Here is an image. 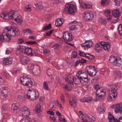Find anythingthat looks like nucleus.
Here are the masks:
<instances>
[{
    "mask_svg": "<svg viewBox=\"0 0 122 122\" xmlns=\"http://www.w3.org/2000/svg\"><path fill=\"white\" fill-rule=\"evenodd\" d=\"M0 17L5 20L10 19L14 20L17 23H21L23 21L22 18L19 13L17 12H14L13 11L11 10L7 14L2 13Z\"/></svg>",
    "mask_w": 122,
    "mask_h": 122,
    "instance_id": "obj_1",
    "label": "nucleus"
},
{
    "mask_svg": "<svg viewBox=\"0 0 122 122\" xmlns=\"http://www.w3.org/2000/svg\"><path fill=\"white\" fill-rule=\"evenodd\" d=\"M110 87V88L108 91V96L107 99L109 101H112L113 100V98H115L117 96L116 91L117 88L116 86L113 85H111Z\"/></svg>",
    "mask_w": 122,
    "mask_h": 122,
    "instance_id": "obj_2",
    "label": "nucleus"
},
{
    "mask_svg": "<svg viewBox=\"0 0 122 122\" xmlns=\"http://www.w3.org/2000/svg\"><path fill=\"white\" fill-rule=\"evenodd\" d=\"M21 84L26 86L31 87L33 85V82L31 78L27 76H24L20 79Z\"/></svg>",
    "mask_w": 122,
    "mask_h": 122,
    "instance_id": "obj_3",
    "label": "nucleus"
},
{
    "mask_svg": "<svg viewBox=\"0 0 122 122\" xmlns=\"http://www.w3.org/2000/svg\"><path fill=\"white\" fill-rule=\"evenodd\" d=\"M77 77L80 78L81 81L85 82H87L89 81L88 78V75L84 71H80L77 73Z\"/></svg>",
    "mask_w": 122,
    "mask_h": 122,
    "instance_id": "obj_4",
    "label": "nucleus"
},
{
    "mask_svg": "<svg viewBox=\"0 0 122 122\" xmlns=\"http://www.w3.org/2000/svg\"><path fill=\"white\" fill-rule=\"evenodd\" d=\"M86 71L90 77L95 76L96 74V70L95 66L93 65L87 66L85 68Z\"/></svg>",
    "mask_w": 122,
    "mask_h": 122,
    "instance_id": "obj_5",
    "label": "nucleus"
},
{
    "mask_svg": "<svg viewBox=\"0 0 122 122\" xmlns=\"http://www.w3.org/2000/svg\"><path fill=\"white\" fill-rule=\"evenodd\" d=\"M38 94L37 92L33 91L29 92L27 94L24 96L25 98L31 100H33L37 98L38 96Z\"/></svg>",
    "mask_w": 122,
    "mask_h": 122,
    "instance_id": "obj_6",
    "label": "nucleus"
},
{
    "mask_svg": "<svg viewBox=\"0 0 122 122\" xmlns=\"http://www.w3.org/2000/svg\"><path fill=\"white\" fill-rule=\"evenodd\" d=\"M66 9L69 14H74L77 11L76 6L72 4H66L65 5Z\"/></svg>",
    "mask_w": 122,
    "mask_h": 122,
    "instance_id": "obj_7",
    "label": "nucleus"
},
{
    "mask_svg": "<svg viewBox=\"0 0 122 122\" xmlns=\"http://www.w3.org/2000/svg\"><path fill=\"white\" fill-rule=\"evenodd\" d=\"M63 39L66 42L71 41L73 39L72 34L70 31L64 32L63 34Z\"/></svg>",
    "mask_w": 122,
    "mask_h": 122,
    "instance_id": "obj_8",
    "label": "nucleus"
},
{
    "mask_svg": "<svg viewBox=\"0 0 122 122\" xmlns=\"http://www.w3.org/2000/svg\"><path fill=\"white\" fill-rule=\"evenodd\" d=\"M20 110L21 112L22 116L24 118H28L29 117L30 112L29 109L25 107L21 108Z\"/></svg>",
    "mask_w": 122,
    "mask_h": 122,
    "instance_id": "obj_9",
    "label": "nucleus"
},
{
    "mask_svg": "<svg viewBox=\"0 0 122 122\" xmlns=\"http://www.w3.org/2000/svg\"><path fill=\"white\" fill-rule=\"evenodd\" d=\"M97 96H98L99 98H103L106 95L105 90L103 89V88H100L97 90L96 92Z\"/></svg>",
    "mask_w": 122,
    "mask_h": 122,
    "instance_id": "obj_10",
    "label": "nucleus"
},
{
    "mask_svg": "<svg viewBox=\"0 0 122 122\" xmlns=\"http://www.w3.org/2000/svg\"><path fill=\"white\" fill-rule=\"evenodd\" d=\"M20 58L21 63L23 65L28 63L30 61V59L28 57L23 55L21 56Z\"/></svg>",
    "mask_w": 122,
    "mask_h": 122,
    "instance_id": "obj_11",
    "label": "nucleus"
},
{
    "mask_svg": "<svg viewBox=\"0 0 122 122\" xmlns=\"http://www.w3.org/2000/svg\"><path fill=\"white\" fill-rule=\"evenodd\" d=\"M84 14L85 16L84 18L86 20L88 21L90 20H91L93 17V14L90 12H85Z\"/></svg>",
    "mask_w": 122,
    "mask_h": 122,
    "instance_id": "obj_12",
    "label": "nucleus"
},
{
    "mask_svg": "<svg viewBox=\"0 0 122 122\" xmlns=\"http://www.w3.org/2000/svg\"><path fill=\"white\" fill-rule=\"evenodd\" d=\"M121 13V11L118 8L114 9L112 11L113 16L116 18H118L120 15Z\"/></svg>",
    "mask_w": 122,
    "mask_h": 122,
    "instance_id": "obj_13",
    "label": "nucleus"
},
{
    "mask_svg": "<svg viewBox=\"0 0 122 122\" xmlns=\"http://www.w3.org/2000/svg\"><path fill=\"white\" fill-rule=\"evenodd\" d=\"M9 31H8V33H9V35H10L11 36V37L12 36L11 35L12 34H10V33H11V32L13 34H14L15 36H18L20 34V32L19 31V29L17 28H14L11 29H9Z\"/></svg>",
    "mask_w": 122,
    "mask_h": 122,
    "instance_id": "obj_14",
    "label": "nucleus"
},
{
    "mask_svg": "<svg viewBox=\"0 0 122 122\" xmlns=\"http://www.w3.org/2000/svg\"><path fill=\"white\" fill-rule=\"evenodd\" d=\"M26 47L24 45H20L17 48L16 52L18 54H20L22 52L24 53Z\"/></svg>",
    "mask_w": 122,
    "mask_h": 122,
    "instance_id": "obj_15",
    "label": "nucleus"
},
{
    "mask_svg": "<svg viewBox=\"0 0 122 122\" xmlns=\"http://www.w3.org/2000/svg\"><path fill=\"white\" fill-rule=\"evenodd\" d=\"M114 107L115 108V111L116 113L120 112H122V105L120 104H116L114 105Z\"/></svg>",
    "mask_w": 122,
    "mask_h": 122,
    "instance_id": "obj_16",
    "label": "nucleus"
},
{
    "mask_svg": "<svg viewBox=\"0 0 122 122\" xmlns=\"http://www.w3.org/2000/svg\"><path fill=\"white\" fill-rule=\"evenodd\" d=\"M12 57L6 58L3 60V63L5 65L10 64L12 63Z\"/></svg>",
    "mask_w": 122,
    "mask_h": 122,
    "instance_id": "obj_17",
    "label": "nucleus"
},
{
    "mask_svg": "<svg viewBox=\"0 0 122 122\" xmlns=\"http://www.w3.org/2000/svg\"><path fill=\"white\" fill-rule=\"evenodd\" d=\"M64 22V20L62 19L61 18H58L57 20L56 21L55 25L57 27H59L62 25Z\"/></svg>",
    "mask_w": 122,
    "mask_h": 122,
    "instance_id": "obj_18",
    "label": "nucleus"
},
{
    "mask_svg": "<svg viewBox=\"0 0 122 122\" xmlns=\"http://www.w3.org/2000/svg\"><path fill=\"white\" fill-rule=\"evenodd\" d=\"M32 73L34 75H39L40 74V70L39 67H35L34 69L32 70Z\"/></svg>",
    "mask_w": 122,
    "mask_h": 122,
    "instance_id": "obj_19",
    "label": "nucleus"
},
{
    "mask_svg": "<svg viewBox=\"0 0 122 122\" xmlns=\"http://www.w3.org/2000/svg\"><path fill=\"white\" fill-rule=\"evenodd\" d=\"M93 100L92 97H84L80 99V101L82 102H91Z\"/></svg>",
    "mask_w": 122,
    "mask_h": 122,
    "instance_id": "obj_20",
    "label": "nucleus"
},
{
    "mask_svg": "<svg viewBox=\"0 0 122 122\" xmlns=\"http://www.w3.org/2000/svg\"><path fill=\"white\" fill-rule=\"evenodd\" d=\"M11 110L12 112L16 113L19 107L16 104H13L12 105Z\"/></svg>",
    "mask_w": 122,
    "mask_h": 122,
    "instance_id": "obj_21",
    "label": "nucleus"
},
{
    "mask_svg": "<svg viewBox=\"0 0 122 122\" xmlns=\"http://www.w3.org/2000/svg\"><path fill=\"white\" fill-rule=\"evenodd\" d=\"M122 62L121 58H120L119 59H118L117 58L115 61L114 62L113 64L115 66H120L121 65Z\"/></svg>",
    "mask_w": 122,
    "mask_h": 122,
    "instance_id": "obj_22",
    "label": "nucleus"
},
{
    "mask_svg": "<svg viewBox=\"0 0 122 122\" xmlns=\"http://www.w3.org/2000/svg\"><path fill=\"white\" fill-rule=\"evenodd\" d=\"M108 118L110 122H115L116 121V119L110 112L108 113Z\"/></svg>",
    "mask_w": 122,
    "mask_h": 122,
    "instance_id": "obj_23",
    "label": "nucleus"
},
{
    "mask_svg": "<svg viewBox=\"0 0 122 122\" xmlns=\"http://www.w3.org/2000/svg\"><path fill=\"white\" fill-rule=\"evenodd\" d=\"M72 101H71L70 100H69V104L71 106H75L76 105V97H72Z\"/></svg>",
    "mask_w": 122,
    "mask_h": 122,
    "instance_id": "obj_24",
    "label": "nucleus"
},
{
    "mask_svg": "<svg viewBox=\"0 0 122 122\" xmlns=\"http://www.w3.org/2000/svg\"><path fill=\"white\" fill-rule=\"evenodd\" d=\"M72 79L74 82L76 84L78 85L81 82V80L80 78L78 77H73Z\"/></svg>",
    "mask_w": 122,
    "mask_h": 122,
    "instance_id": "obj_25",
    "label": "nucleus"
},
{
    "mask_svg": "<svg viewBox=\"0 0 122 122\" xmlns=\"http://www.w3.org/2000/svg\"><path fill=\"white\" fill-rule=\"evenodd\" d=\"M32 48L30 47H26L25 51L24 52V54H27L28 56H30V54L31 52Z\"/></svg>",
    "mask_w": 122,
    "mask_h": 122,
    "instance_id": "obj_26",
    "label": "nucleus"
},
{
    "mask_svg": "<svg viewBox=\"0 0 122 122\" xmlns=\"http://www.w3.org/2000/svg\"><path fill=\"white\" fill-rule=\"evenodd\" d=\"M42 108L41 105L40 104H37L36 106L35 110L37 112H41L42 111Z\"/></svg>",
    "mask_w": 122,
    "mask_h": 122,
    "instance_id": "obj_27",
    "label": "nucleus"
},
{
    "mask_svg": "<svg viewBox=\"0 0 122 122\" xmlns=\"http://www.w3.org/2000/svg\"><path fill=\"white\" fill-rule=\"evenodd\" d=\"M110 0H102L101 4L103 6H106L108 5Z\"/></svg>",
    "mask_w": 122,
    "mask_h": 122,
    "instance_id": "obj_28",
    "label": "nucleus"
},
{
    "mask_svg": "<svg viewBox=\"0 0 122 122\" xmlns=\"http://www.w3.org/2000/svg\"><path fill=\"white\" fill-rule=\"evenodd\" d=\"M106 46L104 47V49L105 51H109L110 50V48L111 46V45L110 43L108 42L106 45Z\"/></svg>",
    "mask_w": 122,
    "mask_h": 122,
    "instance_id": "obj_29",
    "label": "nucleus"
},
{
    "mask_svg": "<svg viewBox=\"0 0 122 122\" xmlns=\"http://www.w3.org/2000/svg\"><path fill=\"white\" fill-rule=\"evenodd\" d=\"M2 89L3 90L1 92L2 94H3V95H5L7 94L9 92L8 90V88L6 87H2Z\"/></svg>",
    "mask_w": 122,
    "mask_h": 122,
    "instance_id": "obj_30",
    "label": "nucleus"
},
{
    "mask_svg": "<svg viewBox=\"0 0 122 122\" xmlns=\"http://www.w3.org/2000/svg\"><path fill=\"white\" fill-rule=\"evenodd\" d=\"M117 58L115 56H111L110 57L109 60V62L112 63L113 64Z\"/></svg>",
    "mask_w": 122,
    "mask_h": 122,
    "instance_id": "obj_31",
    "label": "nucleus"
},
{
    "mask_svg": "<svg viewBox=\"0 0 122 122\" xmlns=\"http://www.w3.org/2000/svg\"><path fill=\"white\" fill-rule=\"evenodd\" d=\"M36 7L39 9H42L43 6L41 3H38L36 4H35Z\"/></svg>",
    "mask_w": 122,
    "mask_h": 122,
    "instance_id": "obj_32",
    "label": "nucleus"
},
{
    "mask_svg": "<svg viewBox=\"0 0 122 122\" xmlns=\"http://www.w3.org/2000/svg\"><path fill=\"white\" fill-rule=\"evenodd\" d=\"M81 7L84 8H90L91 6L89 4H87L86 3H82L81 4Z\"/></svg>",
    "mask_w": 122,
    "mask_h": 122,
    "instance_id": "obj_33",
    "label": "nucleus"
},
{
    "mask_svg": "<svg viewBox=\"0 0 122 122\" xmlns=\"http://www.w3.org/2000/svg\"><path fill=\"white\" fill-rule=\"evenodd\" d=\"M37 50L36 49L33 50L32 48L30 56H34L36 55Z\"/></svg>",
    "mask_w": 122,
    "mask_h": 122,
    "instance_id": "obj_34",
    "label": "nucleus"
},
{
    "mask_svg": "<svg viewBox=\"0 0 122 122\" xmlns=\"http://www.w3.org/2000/svg\"><path fill=\"white\" fill-rule=\"evenodd\" d=\"M47 81H45L43 84V87L46 90H47L49 89Z\"/></svg>",
    "mask_w": 122,
    "mask_h": 122,
    "instance_id": "obj_35",
    "label": "nucleus"
},
{
    "mask_svg": "<svg viewBox=\"0 0 122 122\" xmlns=\"http://www.w3.org/2000/svg\"><path fill=\"white\" fill-rule=\"evenodd\" d=\"M43 54L49 56L50 54V51L47 49H45L43 51Z\"/></svg>",
    "mask_w": 122,
    "mask_h": 122,
    "instance_id": "obj_36",
    "label": "nucleus"
},
{
    "mask_svg": "<svg viewBox=\"0 0 122 122\" xmlns=\"http://www.w3.org/2000/svg\"><path fill=\"white\" fill-rule=\"evenodd\" d=\"M85 57L88 58L89 59L91 60L93 59L94 58V56H93L91 55L88 53L86 54Z\"/></svg>",
    "mask_w": 122,
    "mask_h": 122,
    "instance_id": "obj_37",
    "label": "nucleus"
},
{
    "mask_svg": "<svg viewBox=\"0 0 122 122\" xmlns=\"http://www.w3.org/2000/svg\"><path fill=\"white\" fill-rule=\"evenodd\" d=\"M34 65L32 64H29L28 67V70H30L31 72H32V70L34 69Z\"/></svg>",
    "mask_w": 122,
    "mask_h": 122,
    "instance_id": "obj_38",
    "label": "nucleus"
},
{
    "mask_svg": "<svg viewBox=\"0 0 122 122\" xmlns=\"http://www.w3.org/2000/svg\"><path fill=\"white\" fill-rule=\"evenodd\" d=\"M47 73L48 75L52 76L53 74V70L52 69H48L47 71Z\"/></svg>",
    "mask_w": 122,
    "mask_h": 122,
    "instance_id": "obj_39",
    "label": "nucleus"
},
{
    "mask_svg": "<svg viewBox=\"0 0 122 122\" xmlns=\"http://www.w3.org/2000/svg\"><path fill=\"white\" fill-rule=\"evenodd\" d=\"M118 32L119 34L122 35V24H120L118 28Z\"/></svg>",
    "mask_w": 122,
    "mask_h": 122,
    "instance_id": "obj_40",
    "label": "nucleus"
},
{
    "mask_svg": "<svg viewBox=\"0 0 122 122\" xmlns=\"http://www.w3.org/2000/svg\"><path fill=\"white\" fill-rule=\"evenodd\" d=\"M51 24H49L47 26H46L44 28H43L42 29V30L43 31H44L45 30H46L49 29L51 28Z\"/></svg>",
    "mask_w": 122,
    "mask_h": 122,
    "instance_id": "obj_41",
    "label": "nucleus"
},
{
    "mask_svg": "<svg viewBox=\"0 0 122 122\" xmlns=\"http://www.w3.org/2000/svg\"><path fill=\"white\" fill-rule=\"evenodd\" d=\"M77 56V52L75 51L73 52L71 55V57L72 58H76Z\"/></svg>",
    "mask_w": 122,
    "mask_h": 122,
    "instance_id": "obj_42",
    "label": "nucleus"
},
{
    "mask_svg": "<svg viewBox=\"0 0 122 122\" xmlns=\"http://www.w3.org/2000/svg\"><path fill=\"white\" fill-rule=\"evenodd\" d=\"M24 42V40L21 38L18 39H17V44H22Z\"/></svg>",
    "mask_w": 122,
    "mask_h": 122,
    "instance_id": "obj_43",
    "label": "nucleus"
},
{
    "mask_svg": "<svg viewBox=\"0 0 122 122\" xmlns=\"http://www.w3.org/2000/svg\"><path fill=\"white\" fill-rule=\"evenodd\" d=\"M55 105V102H51L49 105V107L51 109L54 107V106Z\"/></svg>",
    "mask_w": 122,
    "mask_h": 122,
    "instance_id": "obj_44",
    "label": "nucleus"
},
{
    "mask_svg": "<svg viewBox=\"0 0 122 122\" xmlns=\"http://www.w3.org/2000/svg\"><path fill=\"white\" fill-rule=\"evenodd\" d=\"M103 49V47H95V50L96 52L97 53H99L100 52L102 51V49Z\"/></svg>",
    "mask_w": 122,
    "mask_h": 122,
    "instance_id": "obj_45",
    "label": "nucleus"
},
{
    "mask_svg": "<svg viewBox=\"0 0 122 122\" xmlns=\"http://www.w3.org/2000/svg\"><path fill=\"white\" fill-rule=\"evenodd\" d=\"M29 118V117L28 118H24L22 119L20 121V122H29V120L28 119Z\"/></svg>",
    "mask_w": 122,
    "mask_h": 122,
    "instance_id": "obj_46",
    "label": "nucleus"
},
{
    "mask_svg": "<svg viewBox=\"0 0 122 122\" xmlns=\"http://www.w3.org/2000/svg\"><path fill=\"white\" fill-rule=\"evenodd\" d=\"M107 42H105L103 41H101L100 42V44L103 47V48L104 49V47L106 46V44H107Z\"/></svg>",
    "mask_w": 122,
    "mask_h": 122,
    "instance_id": "obj_47",
    "label": "nucleus"
},
{
    "mask_svg": "<svg viewBox=\"0 0 122 122\" xmlns=\"http://www.w3.org/2000/svg\"><path fill=\"white\" fill-rule=\"evenodd\" d=\"M60 98L62 102H65V96L63 94H61V95Z\"/></svg>",
    "mask_w": 122,
    "mask_h": 122,
    "instance_id": "obj_48",
    "label": "nucleus"
},
{
    "mask_svg": "<svg viewBox=\"0 0 122 122\" xmlns=\"http://www.w3.org/2000/svg\"><path fill=\"white\" fill-rule=\"evenodd\" d=\"M115 5L116 6H119L120 5V0H114Z\"/></svg>",
    "mask_w": 122,
    "mask_h": 122,
    "instance_id": "obj_49",
    "label": "nucleus"
},
{
    "mask_svg": "<svg viewBox=\"0 0 122 122\" xmlns=\"http://www.w3.org/2000/svg\"><path fill=\"white\" fill-rule=\"evenodd\" d=\"M111 12V11L110 10H105V15H109Z\"/></svg>",
    "mask_w": 122,
    "mask_h": 122,
    "instance_id": "obj_50",
    "label": "nucleus"
},
{
    "mask_svg": "<svg viewBox=\"0 0 122 122\" xmlns=\"http://www.w3.org/2000/svg\"><path fill=\"white\" fill-rule=\"evenodd\" d=\"M78 54L81 56L84 57L85 56V55L86 54L84 53L83 52H81V51H78Z\"/></svg>",
    "mask_w": 122,
    "mask_h": 122,
    "instance_id": "obj_51",
    "label": "nucleus"
},
{
    "mask_svg": "<svg viewBox=\"0 0 122 122\" xmlns=\"http://www.w3.org/2000/svg\"><path fill=\"white\" fill-rule=\"evenodd\" d=\"M94 87L96 90H97L100 88L99 85L98 84H96L94 85Z\"/></svg>",
    "mask_w": 122,
    "mask_h": 122,
    "instance_id": "obj_52",
    "label": "nucleus"
},
{
    "mask_svg": "<svg viewBox=\"0 0 122 122\" xmlns=\"http://www.w3.org/2000/svg\"><path fill=\"white\" fill-rule=\"evenodd\" d=\"M27 43L29 44L33 45L37 43V42L35 41H29Z\"/></svg>",
    "mask_w": 122,
    "mask_h": 122,
    "instance_id": "obj_53",
    "label": "nucleus"
},
{
    "mask_svg": "<svg viewBox=\"0 0 122 122\" xmlns=\"http://www.w3.org/2000/svg\"><path fill=\"white\" fill-rule=\"evenodd\" d=\"M25 10L30 11L31 10V8L28 5H26L25 6Z\"/></svg>",
    "mask_w": 122,
    "mask_h": 122,
    "instance_id": "obj_54",
    "label": "nucleus"
},
{
    "mask_svg": "<svg viewBox=\"0 0 122 122\" xmlns=\"http://www.w3.org/2000/svg\"><path fill=\"white\" fill-rule=\"evenodd\" d=\"M59 47V45L57 44H54L53 46H52L53 47L54 49H56Z\"/></svg>",
    "mask_w": 122,
    "mask_h": 122,
    "instance_id": "obj_55",
    "label": "nucleus"
},
{
    "mask_svg": "<svg viewBox=\"0 0 122 122\" xmlns=\"http://www.w3.org/2000/svg\"><path fill=\"white\" fill-rule=\"evenodd\" d=\"M116 76L118 78H120L121 76V73L120 71H118L116 73Z\"/></svg>",
    "mask_w": 122,
    "mask_h": 122,
    "instance_id": "obj_56",
    "label": "nucleus"
},
{
    "mask_svg": "<svg viewBox=\"0 0 122 122\" xmlns=\"http://www.w3.org/2000/svg\"><path fill=\"white\" fill-rule=\"evenodd\" d=\"M76 26L75 25H72L69 27V29L70 30H74L76 28Z\"/></svg>",
    "mask_w": 122,
    "mask_h": 122,
    "instance_id": "obj_57",
    "label": "nucleus"
},
{
    "mask_svg": "<svg viewBox=\"0 0 122 122\" xmlns=\"http://www.w3.org/2000/svg\"><path fill=\"white\" fill-rule=\"evenodd\" d=\"M53 30H51L49 31L48 32L46 33V34L45 35H47V36H49L53 32Z\"/></svg>",
    "mask_w": 122,
    "mask_h": 122,
    "instance_id": "obj_58",
    "label": "nucleus"
},
{
    "mask_svg": "<svg viewBox=\"0 0 122 122\" xmlns=\"http://www.w3.org/2000/svg\"><path fill=\"white\" fill-rule=\"evenodd\" d=\"M115 122H122V117L120 118H119L118 120L116 119V121Z\"/></svg>",
    "mask_w": 122,
    "mask_h": 122,
    "instance_id": "obj_59",
    "label": "nucleus"
},
{
    "mask_svg": "<svg viewBox=\"0 0 122 122\" xmlns=\"http://www.w3.org/2000/svg\"><path fill=\"white\" fill-rule=\"evenodd\" d=\"M47 113L48 114L52 115H53L54 114V112L52 111H48L47 112Z\"/></svg>",
    "mask_w": 122,
    "mask_h": 122,
    "instance_id": "obj_60",
    "label": "nucleus"
},
{
    "mask_svg": "<svg viewBox=\"0 0 122 122\" xmlns=\"http://www.w3.org/2000/svg\"><path fill=\"white\" fill-rule=\"evenodd\" d=\"M25 31L26 32L29 33H30L31 32V30L29 28L25 29Z\"/></svg>",
    "mask_w": 122,
    "mask_h": 122,
    "instance_id": "obj_61",
    "label": "nucleus"
},
{
    "mask_svg": "<svg viewBox=\"0 0 122 122\" xmlns=\"http://www.w3.org/2000/svg\"><path fill=\"white\" fill-rule=\"evenodd\" d=\"M80 60H79L77 61L75 64V66H76L79 63H80Z\"/></svg>",
    "mask_w": 122,
    "mask_h": 122,
    "instance_id": "obj_62",
    "label": "nucleus"
},
{
    "mask_svg": "<svg viewBox=\"0 0 122 122\" xmlns=\"http://www.w3.org/2000/svg\"><path fill=\"white\" fill-rule=\"evenodd\" d=\"M29 38L32 39L34 40H35L36 39V38L34 36H31L29 37Z\"/></svg>",
    "mask_w": 122,
    "mask_h": 122,
    "instance_id": "obj_63",
    "label": "nucleus"
},
{
    "mask_svg": "<svg viewBox=\"0 0 122 122\" xmlns=\"http://www.w3.org/2000/svg\"><path fill=\"white\" fill-rule=\"evenodd\" d=\"M67 77L69 79H70V80L71 79V78L72 77V76L71 75V74H69L67 75Z\"/></svg>",
    "mask_w": 122,
    "mask_h": 122,
    "instance_id": "obj_64",
    "label": "nucleus"
}]
</instances>
